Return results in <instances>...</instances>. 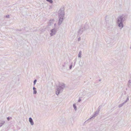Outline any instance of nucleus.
<instances>
[{
    "label": "nucleus",
    "mask_w": 131,
    "mask_h": 131,
    "mask_svg": "<svg viewBox=\"0 0 131 131\" xmlns=\"http://www.w3.org/2000/svg\"><path fill=\"white\" fill-rule=\"evenodd\" d=\"M126 20L124 15H122L118 17L117 21L118 25L119 27L122 28L124 26L123 22Z\"/></svg>",
    "instance_id": "f257e3e1"
},
{
    "label": "nucleus",
    "mask_w": 131,
    "mask_h": 131,
    "mask_svg": "<svg viewBox=\"0 0 131 131\" xmlns=\"http://www.w3.org/2000/svg\"><path fill=\"white\" fill-rule=\"evenodd\" d=\"M65 87V85L63 83H60L59 86L56 88V94L58 95L59 93L61 92Z\"/></svg>",
    "instance_id": "f03ea898"
},
{
    "label": "nucleus",
    "mask_w": 131,
    "mask_h": 131,
    "mask_svg": "<svg viewBox=\"0 0 131 131\" xmlns=\"http://www.w3.org/2000/svg\"><path fill=\"white\" fill-rule=\"evenodd\" d=\"M64 12L63 8H61L58 12V16L59 17H64Z\"/></svg>",
    "instance_id": "7ed1b4c3"
},
{
    "label": "nucleus",
    "mask_w": 131,
    "mask_h": 131,
    "mask_svg": "<svg viewBox=\"0 0 131 131\" xmlns=\"http://www.w3.org/2000/svg\"><path fill=\"white\" fill-rule=\"evenodd\" d=\"M85 30V27L84 26H82L79 29L78 32V35H80L82 32Z\"/></svg>",
    "instance_id": "20e7f679"
},
{
    "label": "nucleus",
    "mask_w": 131,
    "mask_h": 131,
    "mask_svg": "<svg viewBox=\"0 0 131 131\" xmlns=\"http://www.w3.org/2000/svg\"><path fill=\"white\" fill-rule=\"evenodd\" d=\"M82 18V14H78L76 15L75 17V19L76 21H78L79 20Z\"/></svg>",
    "instance_id": "39448f33"
},
{
    "label": "nucleus",
    "mask_w": 131,
    "mask_h": 131,
    "mask_svg": "<svg viewBox=\"0 0 131 131\" xmlns=\"http://www.w3.org/2000/svg\"><path fill=\"white\" fill-rule=\"evenodd\" d=\"M51 32L50 33V35L51 36H52L55 35L57 32V30L55 28H53L50 30Z\"/></svg>",
    "instance_id": "423d86ee"
},
{
    "label": "nucleus",
    "mask_w": 131,
    "mask_h": 131,
    "mask_svg": "<svg viewBox=\"0 0 131 131\" xmlns=\"http://www.w3.org/2000/svg\"><path fill=\"white\" fill-rule=\"evenodd\" d=\"M99 111H97L95 112V113L94 114V115L93 116L91 117L89 119L87 120L85 122H87L88 121H89L92 119H94L95 117L97 115V114L99 113Z\"/></svg>",
    "instance_id": "0eeeda50"
},
{
    "label": "nucleus",
    "mask_w": 131,
    "mask_h": 131,
    "mask_svg": "<svg viewBox=\"0 0 131 131\" xmlns=\"http://www.w3.org/2000/svg\"><path fill=\"white\" fill-rule=\"evenodd\" d=\"M59 21L58 25H60L62 23L64 19V17H59Z\"/></svg>",
    "instance_id": "6e6552de"
},
{
    "label": "nucleus",
    "mask_w": 131,
    "mask_h": 131,
    "mask_svg": "<svg viewBox=\"0 0 131 131\" xmlns=\"http://www.w3.org/2000/svg\"><path fill=\"white\" fill-rule=\"evenodd\" d=\"M29 121L31 125H32L34 124V123L32 118L30 117L29 118Z\"/></svg>",
    "instance_id": "1a4fd4ad"
},
{
    "label": "nucleus",
    "mask_w": 131,
    "mask_h": 131,
    "mask_svg": "<svg viewBox=\"0 0 131 131\" xmlns=\"http://www.w3.org/2000/svg\"><path fill=\"white\" fill-rule=\"evenodd\" d=\"M53 20H51L49 21L48 23V25L49 26H51L52 24H53Z\"/></svg>",
    "instance_id": "9d476101"
},
{
    "label": "nucleus",
    "mask_w": 131,
    "mask_h": 131,
    "mask_svg": "<svg viewBox=\"0 0 131 131\" xmlns=\"http://www.w3.org/2000/svg\"><path fill=\"white\" fill-rule=\"evenodd\" d=\"M5 123V121L2 120L0 121V127H2Z\"/></svg>",
    "instance_id": "9b49d317"
},
{
    "label": "nucleus",
    "mask_w": 131,
    "mask_h": 131,
    "mask_svg": "<svg viewBox=\"0 0 131 131\" xmlns=\"http://www.w3.org/2000/svg\"><path fill=\"white\" fill-rule=\"evenodd\" d=\"M81 53L82 51H80L78 54V57L79 58H80L81 57Z\"/></svg>",
    "instance_id": "f8f14e48"
},
{
    "label": "nucleus",
    "mask_w": 131,
    "mask_h": 131,
    "mask_svg": "<svg viewBox=\"0 0 131 131\" xmlns=\"http://www.w3.org/2000/svg\"><path fill=\"white\" fill-rule=\"evenodd\" d=\"M125 103H124V102L123 103H122V104H120V105H119L118 106V107L119 108H120L121 107H122V106L123 105L125 104Z\"/></svg>",
    "instance_id": "ddd939ff"
},
{
    "label": "nucleus",
    "mask_w": 131,
    "mask_h": 131,
    "mask_svg": "<svg viewBox=\"0 0 131 131\" xmlns=\"http://www.w3.org/2000/svg\"><path fill=\"white\" fill-rule=\"evenodd\" d=\"M73 107L75 111L77 110V108L75 104H73Z\"/></svg>",
    "instance_id": "4468645a"
},
{
    "label": "nucleus",
    "mask_w": 131,
    "mask_h": 131,
    "mask_svg": "<svg viewBox=\"0 0 131 131\" xmlns=\"http://www.w3.org/2000/svg\"><path fill=\"white\" fill-rule=\"evenodd\" d=\"M131 83V81L130 80H129L128 81V86L129 87H130V84Z\"/></svg>",
    "instance_id": "2eb2a0df"
},
{
    "label": "nucleus",
    "mask_w": 131,
    "mask_h": 131,
    "mask_svg": "<svg viewBox=\"0 0 131 131\" xmlns=\"http://www.w3.org/2000/svg\"><path fill=\"white\" fill-rule=\"evenodd\" d=\"M129 100V96H128L127 97V98L126 99V100L124 102V103H126L127 101H128Z\"/></svg>",
    "instance_id": "dca6fc26"
},
{
    "label": "nucleus",
    "mask_w": 131,
    "mask_h": 131,
    "mask_svg": "<svg viewBox=\"0 0 131 131\" xmlns=\"http://www.w3.org/2000/svg\"><path fill=\"white\" fill-rule=\"evenodd\" d=\"M47 2H49L50 3H52L53 2L52 0H46Z\"/></svg>",
    "instance_id": "f3484780"
},
{
    "label": "nucleus",
    "mask_w": 131,
    "mask_h": 131,
    "mask_svg": "<svg viewBox=\"0 0 131 131\" xmlns=\"http://www.w3.org/2000/svg\"><path fill=\"white\" fill-rule=\"evenodd\" d=\"M126 92L125 91H124L123 92V93L122 94V95H125L126 94Z\"/></svg>",
    "instance_id": "a211bd4d"
},
{
    "label": "nucleus",
    "mask_w": 131,
    "mask_h": 131,
    "mask_svg": "<svg viewBox=\"0 0 131 131\" xmlns=\"http://www.w3.org/2000/svg\"><path fill=\"white\" fill-rule=\"evenodd\" d=\"M37 80L36 79H35L34 81V85H35L36 84V82H37Z\"/></svg>",
    "instance_id": "6ab92c4d"
},
{
    "label": "nucleus",
    "mask_w": 131,
    "mask_h": 131,
    "mask_svg": "<svg viewBox=\"0 0 131 131\" xmlns=\"http://www.w3.org/2000/svg\"><path fill=\"white\" fill-rule=\"evenodd\" d=\"M37 91L36 90H35L33 91V94H36L37 93Z\"/></svg>",
    "instance_id": "aec40b11"
},
{
    "label": "nucleus",
    "mask_w": 131,
    "mask_h": 131,
    "mask_svg": "<svg viewBox=\"0 0 131 131\" xmlns=\"http://www.w3.org/2000/svg\"><path fill=\"white\" fill-rule=\"evenodd\" d=\"M101 107L100 106L98 108L97 111H99L100 110V109H101Z\"/></svg>",
    "instance_id": "412c9836"
},
{
    "label": "nucleus",
    "mask_w": 131,
    "mask_h": 131,
    "mask_svg": "<svg viewBox=\"0 0 131 131\" xmlns=\"http://www.w3.org/2000/svg\"><path fill=\"white\" fill-rule=\"evenodd\" d=\"M72 64H71L70 65L69 67V69H71L72 67Z\"/></svg>",
    "instance_id": "4be33fe9"
},
{
    "label": "nucleus",
    "mask_w": 131,
    "mask_h": 131,
    "mask_svg": "<svg viewBox=\"0 0 131 131\" xmlns=\"http://www.w3.org/2000/svg\"><path fill=\"white\" fill-rule=\"evenodd\" d=\"M36 89L35 87H33V90L34 91L36 90Z\"/></svg>",
    "instance_id": "5701e85b"
},
{
    "label": "nucleus",
    "mask_w": 131,
    "mask_h": 131,
    "mask_svg": "<svg viewBox=\"0 0 131 131\" xmlns=\"http://www.w3.org/2000/svg\"><path fill=\"white\" fill-rule=\"evenodd\" d=\"M7 119L8 121H9L10 120V118L9 117H8L7 118Z\"/></svg>",
    "instance_id": "b1692460"
},
{
    "label": "nucleus",
    "mask_w": 131,
    "mask_h": 131,
    "mask_svg": "<svg viewBox=\"0 0 131 131\" xmlns=\"http://www.w3.org/2000/svg\"><path fill=\"white\" fill-rule=\"evenodd\" d=\"M81 101V100L79 98L78 100V102H80Z\"/></svg>",
    "instance_id": "393cba45"
},
{
    "label": "nucleus",
    "mask_w": 131,
    "mask_h": 131,
    "mask_svg": "<svg viewBox=\"0 0 131 131\" xmlns=\"http://www.w3.org/2000/svg\"><path fill=\"white\" fill-rule=\"evenodd\" d=\"M16 31H21V29H17L16 30Z\"/></svg>",
    "instance_id": "a878e982"
},
{
    "label": "nucleus",
    "mask_w": 131,
    "mask_h": 131,
    "mask_svg": "<svg viewBox=\"0 0 131 131\" xmlns=\"http://www.w3.org/2000/svg\"><path fill=\"white\" fill-rule=\"evenodd\" d=\"M80 40V38H79L78 39V41H79Z\"/></svg>",
    "instance_id": "bb28decb"
},
{
    "label": "nucleus",
    "mask_w": 131,
    "mask_h": 131,
    "mask_svg": "<svg viewBox=\"0 0 131 131\" xmlns=\"http://www.w3.org/2000/svg\"><path fill=\"white\" fill-rule=\"evenodd\" d=\"M107 24H106V27L107 28H108V27H107ZM108 29H109L108 28Z\"/></svg>",
    "instance_id": "cd10ccee"
},
{
    "label": "nucleus",
    "mask_w": 131,
    "mask_h": 131,
    "mask_svg": "<svg viewBox=\"0 0 131 131\" xmlns=\"http://www.w3.org/2000/svg\"><path fill=\"white\" fill-rule=\"evenodd\" d=\"M9 15H7L6 16V17L7 18H8L9 17Z\"/></svg>",
    "instance_id": "c85d7f7f"
},
{
    "label": "nucleus",
    "mask_w": 131,
    "mask_h": 131,
    "mask_svg": "<svg viewBox=\"0 0 131 131\" xmlns=\"http://www.w3.org/2000/svg\"><path fill=\"white\" fill-rule=\"evenodd\" d=\"M101 81V79H100V80H99V81Z\"/></svg>",
    "instance_id": "c756f323"
},
{
    "label": "nucleus",
    "mask_w": 131,
    "mask_h": 131,
    "mask_svg": "<svg viewBox=\"0 0 131 131\" xmlns=\"http://www.w3.org/2000/svg\"><path fill=\"white\" fill-rule=\"evenodd\" d=\"M62 66H63V67H64V65H63H63H62Z\"/></svg>",
    "instance_id": "7c9ffc66"
},
{
    "label": "nucleus",
    "mask_w": 131,
    "mask_h": 131,
    "mask_svg": "<svg viewBox=\"0 0 131 131\" xmlns=\"http://www.w3.org/2000/svg\"><path fill=\"white\" fill-rule=\"evenodd\" d=\"M126 90H127V88H126Z\"/></svg>",
    "instance_id": "2f4dec72"
},
{
    "label": "nucleus",
    "mask_w": 131,
    "mask_h": 131,
    "mask_svg": "<svg viewBox=\"0 0 131 131\" xmlns=\"http://www.w3.org/2000/svg\"><path fill=\"white\" fill-rule=\"evenodd\" d=\"M91 95H92V96H93V95H90V96H91Z\"/></svg>",
    "instance_id": "473e14b6"
},
{
    "label": "nucleus",
    "mask_w": 131,
    "mask_h": 131,
    "mask_svg": "<svg viewBox=\"0 0 131 131\" xmlns=\"http://www.w3.org/2000/svg\"><path fill=\"white\" fill-rule=\"evenodd\" d=\"M56 24L55 23V24H54V26H55V25H56Z\"/></svg>",
    "instance_id": "72a5a7b5"
}]
</instances>
